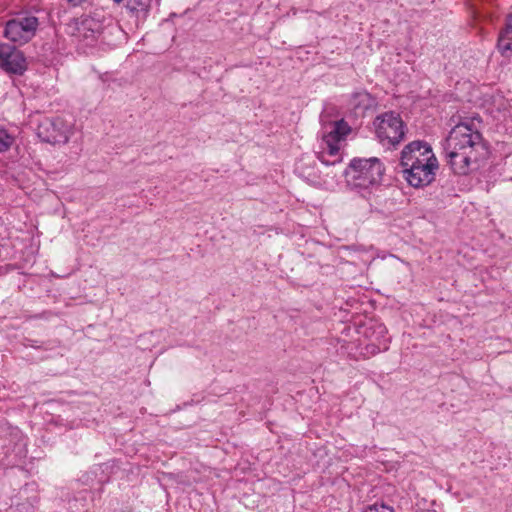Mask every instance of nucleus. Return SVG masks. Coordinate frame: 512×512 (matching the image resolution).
<instances>
[{
    "mask_svg": "<svg viewBox=\"0 0 512 512\" xmlns=\"http://www.w3.org/2000/svg\"><path fill=\"white\" fill-rule=\"evenodd\" d=\"M373 127L379 143L388 149L397 147L404 140L407 130L401 116L393 111L376 116Z\"/></svg>",
    "mask_w": 512,
    "mask_h": 512,
    "instance_id": "obj_4",
    "label": "nucleus"
},
{
    "mask_svg": "<svg viewBox=\"0 0 512 512\" xmlns=\"http://www.w3.org/2000/svg\"><path fill=\"white\" fill-rule=\"evenodd\" d=\"M99 28L100 25L94 19L87 18L80 22L77 30L83 38L94 40L96 34L99 33Z\"/></svg>",
    "mask_w": 512,
    "mask_h": 512,
    "instance_id": "obj_11",
    "label": "nucleus"
},
{
    "mask_svg": "<svg viewBox=\"0 0 512 512\" xmlns=\"http://www.w3.org/2000/svg\"><path fill=\"white\" fill-rule=\"evenodd\" d=\"M374 99L365 90L354 92L349 99V107L355 112H364L372 107Z\"/></svg>",
    "mask_w": 512,
    "mask_h": 512,
    "instance_id": "obj_9",
    "label": "nucleus"
},
{
    "mask_svg": "<svg viewBox=\"0 0 512 512\" xmlns=\"http://www.w3.org/2000/svg\"><path fill=\"white\" fill-rule=\"evenodd\" d=\"M498 49L503 56L512 53V15L507 17L506 26L499 34Z\"/></svg>",
    "mask_w": 512,
    "mask_h": 512,
    "instance_id": "obj_10",
    "label": "nucleus"
},
{
    "mask_svg": "<svg viewBox=\"0 0 512 512\" xmlns=\"http://www.w3.org/2000/svg\"><path fill=\"white\" fill-rule=\"evenodd\" d=\"M378 328H379V334H381L382 339L379 340V343L377 345L374 343L367 345L366 350L368 353L377 354L379 352L386 351L389 347V340L384 335L386 333L385 328L382 326H379Z\"/></svg>",
    "mask_w": 512,
    "mask_h": 512,
    "instance_id": "obj_12",
    "label": "nucleus"
},
{
    "mask_svg": "<svg viewBox=\"0 0 512 512\" xmlns=\"http://www.w3.org/2000/svg\"><path fill=\"white\" fill-rule=\"evenodd\" d=\"M13 144V137L0 127V153L7 151Z\"/></svg>",
    "mask_w": 512,
    "mask_h": 512,
    "instance_id": "obj_13",
    "label": "nucleus"
},
{
    "mask_svg": "<svg viewBox=\"0 0 512 512\" xmlns=\"http://www.w3.org/2000/svg\"><path fill=\"white\" fill-rule=\"evenodd\" d=\"M400 166L408 184L420 188L429 185L435 179L439 164L431 146L418 140L403 148Z\"/></svg>",
    "mask_w": 512,
    "mask_h": 512,
    "instance_id": "obj_2",
    "label": "nucleus"
},
{
    "mask_svg": "<svg viewBox=\"0 0 512 512\" xmlns=\"http://www.w3.org/2000/svg\"><path fill=\"white\" fill-rule=\"evenodd\" d=\"M350 131V126L344 120L333 123L331 130L323 135L321 150L317 153V158L321 163L327 166L341 163L340 142Z\"/></svg>",
    "mask_w": 512,
    "mask_h": 512,
    "instance_id": "obj_5",
    "label": "nucleus"
},
{
    "mask_svg": "<svg viewBox=\"0 0 512 512\" xmlns=\"http://www.w3.org/2000/svg\"><path fill=\"white\" fill-rule=\"evenodd\" d=\"M364 512H394V509L388 505L383 503L378 504L375 503L373 505L368 506Z\"/></svg>",
    "mask_w": 512,
    "mask_h": 512,
    "instance_id": "obj_14",
    "label": "nucleus"
},
{
    "mask_svg": "<svg viewBox=\"0 0 512 512\" xmlns=\"http://www.w3.org/2000/svg\"><path fill=\"white\" fill-rule=\"evenodd\" d=\"M384 173V166L376 157L354 158L346 168V183L352 189H368L378 185Z\"/></svg>",
    "mask_w": 512,
    "mask_h": 512,
    "instance_id": "obj_3",
    "label": "nucleus"
},
{
    "mask_svg": "<svg viewBox=\"0 0 512 512\" xmlns=\"http://www.w3.org/2000/svg\"><path fill=\"white\" fill-rule=\"evenodd\" d=\"M444 152L452 171L463 176L478 170L489 154L482 134L467 122L451 129L445 140Z\"/></svg>",
    "mask_w": 512,
    "mask_h": 512,
    "instance_id": "obj_1",
    "label": "nucleus"
},
{
    "mask_svg": "<svg viewBox=\"0 0 512 512\" xmlns=\"http://www.w3.org/2000/svg\"><path fill=\"white\" fill-rule=\"evenodd\" d=\"M74 133V124L63 117L45 119L38 127V135L52 144H65Z\"/></svg>",
    "mask_w": 512,
    "mask_h": 512,
    "instance_id": "obj_7",
    "label": "nucleus"
},
{
    "mask_svg": "<svg viewBox=\"0 0 512 512\" xmlns=\"http://www.w3.org/2000/svg\"><path fill=\"white\" fill-rule=\"evenodd\" d=\"M39 20L33 15H20L6 22L4 36L19 45L29 42L35 35Z\"/></svg>",
    "mask_w": 512,
    "mask_h": 512,
    "instance_id": "obj_6",
    "label": "nucleus"
},
{
    "mask_svg": "<svg viewBox=\"0 0 512 512\" xmlns=\"http://www.w3.org/2000/svg\"><path fill=\"white\" fill-rule=\"evenodd\" d=\"M0 68L10 74L22 75L27 70V60L16 47L1 44Z\"/></svg>",
    "mask_w": 512,
    "mask_h": 512,
    "instance_id": "obj_8",
    "label": "nucleus"
},
{
    "mask_svg": "<svg viewBox=\"0 0 512 512\" xmlns=\"http://www.w3.org/2000/svg\"><path fill=\"white\" fill-rule=\"evenodd\" d=\"M115 3H121L123 0H113Z\"/></svg>",
    "mask_w": 512,
    "mask_h": 512,
    "instance_id": "obj_15",
    "label": "nucleus"
}]
</instances>
